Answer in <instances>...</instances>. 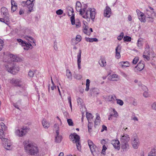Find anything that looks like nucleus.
Instances as JSON below:
<instances>
[{
    "instance_id": "nucleus-1",
    "label": "nucleus",
    "mask_w": 156,
    "mask_h": 156,
    "mask_svg": "<svg viewBox=\"0 0 156 156\" xmlns=\"http://www.w3.org/2000/svg\"><path fill=\"white\" fill-rule=\"evenodd\" d=\"M23 144L25 152L28 155L34 156L40 155L41 151L38 147L33 143L25 141Z\"/></svg>"
},
{
    "instance_id": "nucleus-2",
    "label": "nucleus",
    "mask_w": 156,
    "mask_h": 156,
    "mask_svg": "<svg viewBox=\"0 0 156 156\" xmlns=\"http://www.w3.org/2000/svg\"><path fill=\"white\" fill-rule=\"evenodd\" d=\"M96 10L94 9L88 8L87 5H84L83 7V14L81 15L83 18L86 19H90L94 21L95 19L96 14Z\"/></svg>"
},
{
    "instance_id": "nucleus-3",
    "label": "nucleus",
    "mask_w": 156,
    "mask_h": 156,
    "mask_svg": "<svg viewBox=\"0 0 156 156\" xmlns=\"http://www.w3.org/2000/svg\"><path fill=\"white\" fill-rule=\"evenodd\" d=\"M152 10L147 9L144 11L145 17L149 19L148 21L150 22H153L154 21V18L155 17V13L153 9Z\"/></svg>"
},
{
    "instance_id": "nucleus-4",
    "label": "nucleus",
    "mask_w": 156,
    "mask_h": 156,
    "mask_svg": "<svg viewBox=\"0 0 156 156\" xmlns=\"http://www.w3.org/2000/svg\"><path fill=\"white\" fill-rule=\"evenodd\" d=\"M28 128L27 127L23 126L20 129H18L16 130L15 133L16 135L19 137H22L26 134Z\"/></svg>"
},
{
    "instance_id": "nucleus-5",
    "label": "nucleus",
    "mask_w": 156,
    "mask_h": 156,
    "mask_svg": "<svg viewBox=\"0 0 156 156\" xmlns=\"http://www.w3.org/2000/svg\"><path fill=\"white\" fill-rule=\"evenodd\" d=\"M3 145L4 148L8 150H11L12 148V143L10 140L7 138H3L2 139Z\"/></svg>"
},
{
    "instance_id": "nucleus-6",
    "label": "nucleus",
    "mask_w": 156,
    "mask_h": 156,
    "mask_svg": "<svg viewBox=\"0 0 156 156\" xmlns=\"http://www.w3.org/2000/svg\"><path fill=\"white\" fill-rule=\"evenodd\" d=\"M88 143L92 154L94 155H97L99 154V151L96 150L97 149L96 146L94 144L93 142L91 140H88Z\"/></svg>"
},
{
    "instance_id": "nucleus-7",
    "label": "nucleus",
    "mask_w": 156,
    "mask_h": 156,
    "mask_svg": "<svg viewBox=\"0 0 156 156\" xmlns=\"http://www.w3.org/2000/svg\"><path fill=\"white\" fill-rule=\"evenodd\" d=\"M35 0H27L26 2H23V3H24L25 5L27 7L28 9V11L29 12H31L33 10V7L34 5L33 2Z\"/></svg>"
},
{
    "instance_id": "nucleus-8",
    "label": "nucleus",
    "mask_w": 156,
    "mask_h": 156,
    "mask_svg": "<svg viewBox=\"0 0 156 156\" xmlns=\"http://www.w3.org/2000/svg\"><path fill=\"white\" fill-rule=\"evenodd\" d=\"M139 144L140 142L138 136H136L133 137L132 141V144L133 148L137 149Z\"/></svg>"
},
{
    "instance_id": "nucleus-9",
    "label": "nucleus",
    "mask_w": 156,
    "mask_h": 156,
    "mask_svg": "<svg viewBox=\"0 0 156 156\" xmlns=\"http://www.w3.org/2000/svg\"><path fill=\"white\" fill-rule=\"evenodd\" d=\"M17 41L23 46L24 47V49L26 50L29 49L30 48L32 47V46L30 43H27L26 42L23 41L20 39H17Z\"/></svg>"
},
{
    "instance_id": "nucleus-10",
    "label": "nucleus",
    "mask_w": 156,
    "mask_h": 156,
    "mask_svg": "<svg viewBox=\"0 0 156 156\" xmlns=\"http://www.w3.org/2000/svg\"><path fill=\"white\" fill-rule=\"evenodd\" d=\"M0 125L1 129H0V138L2 140V139L3 138H5L4 137V131H7V127L5 126V124L3 122H1L0 123Z\"/></svg>"
},
{
    "instance_id": "nucleus-11",
    "label": "nucleus",
    "mask_w": 156,
    "mask_h": 156,
    "mask_svg": "<svg viewBox=\"0 0 156 156\" xmlns=\"http://www.w3.org/2000/svg\"><path fill=\"white\" fill-rule=\"evenodd\" d=\"M149 47L148 45H146V48L144 52V53L143 57L146 61H148L149 60L150 58V51L149 50Z\"/></svg>"
},
{
    "instance_id": "nucleus-12",
    "label": "nucleus",
    "mask_w": 156,
    "mask_h": 156,
    "mask_svg": "<svg viewBox=\"0 0 156 156\" xmlns=\"http://www.w3.org/2000/svg\"><path fill=\"white\" fill-rule=\"evenodd\" d=\"M1 12L4 16V19L7 20V22H9V16L8 9L5 7H2L1 9Z\"/></svg>"
},
{
    "instance_id": "nucleus-13",
    "label": "nucleus",
    "mask_w": 156,
    "mask_h": 156,
    "mask_svg": "<svg viewBox=\"0 0 156 156\" xmlns=\"http://www.w3.org/2000/svg\"><path fill=\"white\" fill-rule=\"evenodd\" d=\"M69 138L73 143L80 142V136L75 133L71 134Z\"/></svg>"
},
{
    "instance_id": "nucleus-14",
    "label": "nucleus",
    "mask_w": 156,
    "mask_h": 156,
    "mask_svg": "<svg viewBox=\"0 0 156 156\" xmlns=\"http://www.w3.org/2000/svg\"><path fill=\"white\" fill-rule=\"evenodd\" d=\"M69 11H68V14L69 16H72L70 18V20L72 24V25H74L75 23V20L74 19V15L73 14L74 12L73 9L72 8H69Z\"/></svg>"
},
{
    "instance_id": "nucleus-15",
    "label": "nucleus",
    "mask_w": 156,
    "mask_h": 156,
    "mask_svg": "<svg viewBox=\"0 0 156 156\" xmlns=\"http://www.w3.org/2000/svg\"><path fill=\"white\" fill-rule=\"evenodd\" d=\"M136 12L139 20L141 22L145 23L146 21V20L145 17L144 13H143L138 9L136 10Z\"/></svg>"
},
{
    "instance_id": "nucleus-16",
    "label": "nucleus",
    "mask_w": 156,
    "mask_h": 156,
    "mask_svg": "<svg viewBox=\"0 0 156 156\" xmlns=\"http://www.w3.org/2000/svg\"><path fill=\"white\" fill-rule=\"evenodd\" d=\"M112 111L110 112V115H108V120H112V117L115 118H117L119 116V114L114 108H111Z\"/></svg>"
},
{
    "instance_id": "nucleus-17",
    "label": "nucleus",
    "mask_w": 156,
    "mask_h": 156,
    "mask_svg": "<svg viewBox=\"0 0 156 156\" xmlns=\"http://www.w3.org/2000/svg\"><path fill=\"white\" fill-rule=\"evenodd\" d=\"M10 82L13 85L16 86L20 87L21 86V83L22 82V81L20 79H12L10 80Z\"/></svg>"
},
{
    "instance_id": "nucleus-18",
    "label": "nucleus",
    "mask_w": 156,
    "mask_h": 156,
    "mask_svg": "<svg viewBox=\"0 0 156 156\" xmlns=\"http://www.w3.org/2000/svg\"><path fill=\"white\" fill-rule=\"evenodd\" d=\"M111 144L115 149L119 150L120 148L119 141L117 140H113L111 141Z\"/></svg>"
},
{
    "instance_id": "nucleus-19",
    "label": "nucleus",
    "mask_w": 156,
    "mask_h": 156,
    "mask_svg": "<svg viewBox=\"0 0 156 156\" xmlns=\"http://www.w3.org/2000/svg\"><path fill=\"white\" fill-rule=\"evenodd\" d=\"M82 5L81 3L79 1H77L76 3V9L78 12H80L79 14L80 15H82L83 14V8H81Z\"/></svg>"
},
{
    "instance_id": "nucleus-20",
    "label": "nucleus",
    "mask_w": 156,
    "mask_h": 156,
    "mask_svg": "<svg viewBox=\"0 0 156 156\" xmlns=\"http://www.w3.org/2000/svg\"><path fill=\"white\" fill-rule=\"evenodd\" d=\"M141 88L144 91L143 93V95L144 97L145 98H148L150 96V94L148 92V89L147 87L145 86L141 85Z\"/></svg>"
},
{
    "instance_id": "nucleus-21",
    "label": "nucleus",
    "mask_w": 156,
    "mask_h": 156,
    "mask_svg": "<svg viewBox=\"0 0 156 156\" xmlns=\"http://www.w3.org/2000/svg\"><path fill=\"white\" fill-rule=\"evenodd\" d=\"M111 14V11L110 8L108 6L105 7L104 10V16L105 17L109 18Z\"/></svg>"
},
{
    "instance_id": "nucleus-22",
    "label": "nucleus",
    "mask_w": 156,
    "mask_h": 156,
    "mask_svg": "<svg viewBox=\"0 0 156 156\" xmlns=\"http://www.w3.org/2000/svg\"><path fill=\"white\" fill-rule=\"evenodd\" d=\"M144 67V64L141 61H140L138 63L137 66H136L135 69V71L136 72H138L142 70Z\"/></svg>"
},
{
    "instance_id": "nucleus-23",
    "label": "nucleus",
    "mask_w": 156,
    "mask_h": 156,
    "mask_svg": "<svg viewBox=\"0 0 156 156\" xmlns=\"http://www.w3.org/2000/svg\"><path fill=\"white\" fill-rule=\"evenodd\" d=\"M6 68L7 69V70L8 72L13 74H15V73L18 71V70L17 69V68L15 66H12L10 67H7L6 66Z\"/></svg>"
},
{
    "instance_id": "nucleus-24",
    "label": "nucleus",
    "mask_w": 156,
    "mask_h": 156,
    "mask_svg": "<svg viewBox=\"0 0 156 156\" xmlns=\"http://www.w3.org/2000/svg\"><path fill=\"white\" fill-rule=\"evenodd\" d=\"M121 149L122 151H126L129 148V146L128 143H121Z\"/></svg>"
},
{
    "instance_id": "nucleus-25",
    "label": "nucleus",
    "mask_w": 156,
    "mask_h": 156,
    "mask_svg": "<svg viewBox=\"0 0 156 156\" xmlns=\"http://www.w3.org/2000/svg\"><path fill=\"white\" fill-rule=\"evenodd\" d=\"M130 140L129 136L125 134L122 136L121 138V143H128Z\"/></svg>"
},
{
    "instance_id": "nucleus-26",
    "label": "nucleus",
    "mask_w": 156,
    "mask_h": 156,
    "mask_svg": "<svg viewBox=\"0 0 156 156\" xmlns=\"http://www.w3.org/2000/svg\"><path fill=\"white\" fill-rule=\"evenodd\" d=\"M81 51L80 50L79 53L77 55V62L79 69H81Z\"/></svg>"
},
{
    "instance_id": "nucleus-27",
    "label": "nucleus",
    "mask_w": 156,
    "mask_h": 156,
    "mask_svg": "<svg viewBox=\"0 0 156 156\" xmlns=\"http://www.w3.org/2000/svg\"><path fill=\"white\" fill-rule=\"evenodd\" d=\"M121 47L118 45L115 49V57L117 59H119L121 57L120 52L121 51Z\"/></svg>"
},
{
    "instance_id": "nucleus-28",
    "label": "nucleus",
    "mask_w": 156,
    "mask_h": 156,
    "mask_svg": "<svg viewBox=\"0 0 156 156\" xmlns=\"http://www.w3.org/2000/svg\"><path fill=\"white\" fill-rule=\"evenodd\" d=\"M108 79L109 80L113 81H117L119 79L118 75L116 74L111 75L109 76Z\"/></svg>"
},
{
    "instance_id": "nucleus-29",
    "label": "nucleus",
    "mask_w": 156,
    "mask_h": 156,
    "mask_svg": "<svg viewBox=\"0 0 156 156\" xmlns=\"http://www.w3.org/2000/svg\"><path fill=\"white\" fill-rule=\"evenodd\" d=\"M8 57L11 58V60L13 62H18L20 61V58L17 57L16 55H14L13 54H10L9 55Z\"/></svg>"
},
{
    "instance_id": "nucleus-30",
    "label": "nucleus",
    "mask_w": 156,
    "mask_h": 156,
    "mask_svg": "<svg viewBox=\"0 0 156 156\" xmlns=\"http://www.w3.org/2000/svg\"><path fill=\"white\" fill-rule=\"evenodd\" d=\"M99 63L101 67H105L106 65V62L104 58H101L99 60Z\"/></svg>"
},
{
    "instance_id": "nucleus-31",
    "label": "nucleus",
    "mask_w": 156,
    "mask_h": 156,
    "mask_svg": "<svg viewBox=\"0 0 156 156\" xmlns=\"http://www.w3.org/2000/svg\"><path fill=\"white\" fill-rule=\"evenodd\" d=\"M119 65L122 68H124L129 66V64L128 62H122L119 63Z\"/></svg>"
},
{
    "instance_id": "nucleus-32",
    "label": "nucleus",
    "mask_w": 156,
    "mask_h": 156,
    "mask_svg": "<svg viewBox=\"0 0 156 156\" xmlns=\"http://www.w3.org/2000/svg\"><path fill=\"white\" fill-rule=\"evenodd\" d=\"M108 101L113 102L116 100V97L114 95H109L107 98Z\"/></svg>"
},
{
    "instance_id": "nucleus-33",
    "label": "nucleus",
    "mask_w": 156,
    "mask_h": 156,
    "mask_svg": "<svg viewBox=\"0 0 156 156\" xmlns=\"http://www.w3.org/2000/svg\"><path fill=\"white\" fill-rule=\"evenodd\" d=\"M42 124L43 127L46 129H47L50 126L49 123L44 119L42 121Z\"/></svg>"
},
{
    "instance_id": "nucleus-34",
    "label": "nucleus",
    "mask_w": 156,
    "mask_h": 156,
    "mask_svg": "<svg viewBox=\"0 0 156 156\" xmlns=\"http://www.w3.org/2000/svg\"><path fill=\"white\" fill-rule=\"evenodd\" d=\"M83 33L87 35H90V32H89L88 30V27L87 26H86V25L84 24V25L83 26Z\"/></svg>"
},
{
    "instance_id": "nucleus-35",
    "label": "nucleus",
    "mask_w": 156,
    "mask_h": 156,
    "mask_svg": "<svg viewBox=\"0 0 156 156\" xmlns=\"http://www.w3.org/2000/svg\"><path fill=\"white\" fill-rule=\"evenodd\" d=\"M62 137L61 136L59 135V134L57 135V134H56V136L55 137V141L57 143H60L62 140Z\"/></svg>"
},
{
    "instance_id": "nucleus-36",
    "label": "nucleus",
    "mask_w": 156,
    "mask_h": 156,
    "mask_svg": "<svg viewBox=\"0 0 156 156\" xmlns=\"http://www.w3.org/2000/svg\"><path fill=\"white\" fill-rule=\"evenodd\" d=\"M85 39L87 41L89 42H97L98 41V40L96 38H90L87 37H85Z\"/></svg>"
},
{
    "instance_id": "nucleus-37",
    "label": "nucleus",
    "mask_w": 156,
    "mask_h": 156,
    "mask_svg": "<svg viewBox=\"0 0 156 156\" xmlns=\"http://www.w3.org/2000/svg\"><path fill=\"white\" fill-rule=\"evenodd\" d=\"M86 117L88 122H89L91 121V119H93V116L91 114L87 112L86 113Z\"/></svg>"
},
{
    "instance_id": "nucleus-38",
    "label": "nucleus",
    "mask_w": 156,
    "mask_h": 156,
    "mask_svg": "<svg viewBox=\"0 0 156 156\" xmlns=\"http://www.w3.org/2000/svg\"><path fill=\"white\" fill-rule=\"evenodd\" d=\"M66 75L69 80H71L72 79V75L69 70H66Z\"/></svg>"
},
{
    "instance_id": "nucleus-39",
    "label": "nucleus",
    "mask_w": 156,
    "mask_h": 156,
    "mask_svg": "<svg viewBox=\"0 0 156 156\" xmlns=\"http://www.w3.org/2000/svg\"><path fill=\"white\" fill-rule=\"evenodd\" d=\"M156 153L155 149H152L148 153V156H156Z\"/></svg>"
},
{
    "instance_id": "nucleus-40",
    "label": "nucleus",
    "mask_w": 156,
    "mask_h": 156,
    "mask_svg": "<svg viewBox=\"0 0 156 156\" xmlns=\"http://www.w3.org/2000/svg\"><path fill=\"white\" fill-rule=\"evenodd\" d=\"M54 127L56 130V134L57 135L59 134V127L58 124H54Z\"/></svg>"
},
{
    "instance_id": "nucleus-41",
    "label": "nucleus",
    "mask_w": 156,
    "mask_h": 156,
    "mask_svg": "<svg viewBox=\"0 0 156 156\" xmlns=\"http://www.w3.org/2000/svg\"><path fill=\"white\" fill-rule=\"evenodd\" d=\"M143 39L141 38L139 39L138 40L137 42V46L139 47H141L143 44Z\"/></svg>"
},
{
    "instance_id": "nucleus-42",
    "label": "nucleus",
    "mask_w": 156,
    "mask_h": 156,
    "mask_svg": "<svg viewBox=\"0 0 156 156\" xmlns=\"http://www.w3.org/2000/svg\"><path fill=\"white\" fill-rule=\"evenodd\" d=\"M89 123L88 126V131L90 133L91 131L92 127L93 125V122H90V121L88 122Z\"/></svg>"
},
{
    "instance_id": "nucleus-43",
    "label": "nucleus",
    "mask_w": 156,
    "mask_h": 156,
    "mask_svg": "<svg viewBox=\"0 0 156 156\" xmlns=\"http://www.w3.org/2000/svg\"><path fill=\"white\" fill-rule=\"evenodd\" d=\"M26 39L29 41L31 43H35L34 41V39L33 38L30 36H27L26 37Z\"/></svg>"
},
{
    "instance_id": "nucleus-44",
    "label": "nucleus",
    "mask_w": 156,
    "mask_h": 156,
    "mask_svg": "<svg viewBox=\"0 0 156 156\" xmlns=\"http://www.w3.org/2000/svg\"><path fill=\"white\" fill-rule=\"evenodd\" d=\"M116 100L117 101V104L121 106H122L123 105L124 102L122 100L116 98Z\"/></svg>"
},
{
    "instance_id": "nucleus-45",
    "label": "nucleus",
    "mask_w": 156,
    "mask_h": 156,
    "mask_svg": "<svg viewBox=\"0 0 156 156\" xmlns=\"http://www.w3.org/2000/svg\"><path fill=\"white\" fill-rule=\"evenodd\" d=\"M123 40L125 41H130L131 40V38L129 37L126 36L123 37Z\"/></svg>"
},
{
    "instance_id": "nucleus-46",
    "label": "nucleus",
    "mask_w": 156,
    "mask_h": 156,
    "mask_svg": "<svg viewBox=\"0 0 156 156\" xmlns=\"http://www.w3.org/2000/svg\"><path fill=\"white\" fill-rule=\"evenodd\" d=\"M139 61V58L137 57H135L133 60L132 63L134 64H136Z\"/></svg>"
},
{
    "instance_id": "nucleus-47",
    "label": "nucleus",
    "mask_w": 156,
    "mask_h": 156,
    "mask_svg": "<svg viewBox=\"0 0 156 156\" xmlns=\"http://www.w3.org/2000/svg\"><path fill=\"white\" fill-rule=\"evenodd\" d=\"M107 149V147H106V146L104 145L102 147V150L101 153L104 154H105V151Z\"/></svg>"
},
{
    "instance_id": "nucleus-48",
    "label": "nucleus",
    "mask_w": 156,
    "mask_h": 156,
    "mask_svg": "<svg viewBox=\"0 0 156 156\" xmlns=\"http://www.w3.org/2000/svg\"><path fill=\"white\" fill-rule=\"evenodd\" d=\"M76 146L78 150L80 151L81 150V147L80 142L76 143Z\"/></svg>"
},
{
    "instance_id": "nucleus-49",
    "label": "nucleus",
    "mask_w": 156,
    "mask_h": 156,
    "mask_svg": "<svg viewBox=\"0 0 156 156\" xmlns=\"http://www.w3.org/2000/svg\"><path fill=\"white\" fill-rule=\"evenodd\" d=\"M74 77L76 79L79 80L81 79L82 77V76L80 74L75 75Z\"/></svg>"
},
{
    "instance_id": "nucleus-50",
    "label": "nucleus",
    "mask_w": 156,
    "mask_h": 156,
    "mask_svg": "<svg viewBox=\"0 0 156 156\" xmlns=\"http://www.w3.org/2000/svg\"><path fill=\"white\" fill-rule=\"evenodd\" d=\"M68 102L69 104L70 107L71 109H72V105L71 103V98L70 96H68L67 98Z\"/></svg>"
},
{
    "instance_id": "nucleus-51",
    "label": "nucleus",
    "mask_w": 156,
    "mask_h": 156,
    "mask_svg": "<svg viewBox=\"0 0 156 156\" xmlns=\"http://www.w3.org/2000/svg\"><path fill=\"white\" fill-rule=\"evenodd\" d=\"M67 122L69 126H73V122L72 120L71 119H68Z\"/></svg>"
},
{
    "instance_id": "nucleus-52",
    "label": "nucleus",
    "mask_w": 156,
    "mask_h": 156,
    "mask_svg": "<svg viewBox=\"0 0 156 156\" xmlns=\"http://www.w3.org/2000/svg\"><path fill=\"white\" fill-rule=\"evenodd\" d=\"M96 90L97 89L95 88H92L90 89V92L91 93V94L92 95V94H93L94 93L95 91H96Z\"/></svg>"
},
{
    "instance_id": "nucleus-53",
    "label": "nucleus",
    "mask_w": 156,
    "mask_h": 156,
    "mask_svg": "<svg viewBox=\"0 0 156 156\" xmlns=\"http://www.w3.org/2000/svg\"><path fill=\"white\" fill-rule=\"evenodd\" d=\"M76 40L78 41V42H80L81 40V37L80 35H78L76 36Z\"/></svg>"
},
{
    "instance_id": "nucleus-54",
    "label": "nucleus",
    "mask_w": 156,
    "mask_h": 156,
    "mask_svg": "<svg viewBox=\"0 0 156 156\" xmlns=\"http://www.w3.org/2000/svg\"><path fill=\"white\" fill-rule=\"evenodd\" d=\"M124 34L123 32H122L121 33L120 35H119V36H118L117 37V39L119 40H121L122 39V38L123 37V36Z\"/></svg>"
},
{
    "instance_id": "nucleus-55",
    "label": "nucleus",
    "mask_w": 156,
    "mask_h": 156,
    "mask_svg": "<svg viewBox=\"0 0 156 156\" xmlns=\"http://www.w3.org/2000/svg\"><path fill=\"white\" fill-rule=\"evenodd\" d=\"M151 107L153 109L156 111V101L153 102L152 104Z\"/></svg>"
},
{
    "instance_id": "nucleus-56",
    "label": "nucleus",
    "mask_w": 156,
    "mask_h": 156,
    "mask_svg": "<svg viewBox=\"0 0 156 156\" xmlns=\"http://www.w3.org/2000/svg\"><path fill=\"white\" fill-rule=\"evenodd\" d=\"M0 21L3 22V23H5L6 24H8L9 23V22H7V20L6 19H4V18H0Z\"/></svg>"
},
{
    "instance_id": "nucleus-57",
    "label": "nucleus",
    "mask_w": 156,
    "mask_h": 156,
    "mask_svg": "<svg viewBox=\"0 0 156 156\" xmlns=\"http://www.w3.org/2000/svg\"><path fill=\"white\" fill-rule=\"evenodd\" d=\"M78 43V41H77L75 39H72V44L75 45L77 44Z\"/></svg>"
},
{
    "instance_id": "nucleus-58",
    "label": "nucleus",
    "mask_w": 156,
    "mask_h": 156,
    "mask_svg": "<svg viewBox=\"0 0 156 156\" xmlns=\"http://www.w3.org/2000/svg\"><path fill=\"white\" fill-rule=\"evenodd\" d=\"M77 102L78 105H81L82 103V100L80 98H79L77 99Z\"/></svg>"
},
{
    "instance_id": "nucleus-59",
    "label": "nucleus",
    "mask_w": 156,
    "mask_h": 156,
    "mask_svg": "<svg viewBox=\"0 0 156 156\" xmlns=\"http://www.w3.org/2000/svg\"><path fill=\"white\" fill-rule=\"evenodd\" d=\"M34 72L31 71H30L28 73V76L30 77H33L34 75Z\"/></svg>"
},
{
    "instance_id": "nucleus-60",
    "label": "nucleus",
    "mask_w": 156,
    "mask_h": 156,
    "mask_svg": "<svg viewBox=\"0 0 156 156\" xmlns=\"http://www.w3.org/2000/svg\"><path fill=\"white\" fill-rule=\"evenodd\" d=\"M63 11L60 9L57 10L56 12V13L57 14L60 15L63 13Z\"/></svg>"
},
{
    "instance_id": "nucleus-61",
    "label": "nucleus",
    "mask_w": 156,
    "mask_h": 156,
    "mask_svg": "<svg viewBox=\"0 0 156 156\" xmlns=\"http://www.w3.org/2000/svg\"><path fill=\"white\" fill-rule=\"evenodd\" d=\"M11 5L13 6H17V4L15 1L14 0H11Z\"/></svg>"
},
{
    "instance_id": "nucleus-62",
    "label": "nucleus",
    "mask_w": 156,
    "mask_h": 156,
    "mask_svg": "<svg viewBox=\"0 0 156 156\" xmlns=\"http://www.w3.org/2000/svg\"><path fill=\"white\" fill-rule=\"evenodd\" d=\"M100 120H99L98 121V120H95L94 122V126L95 127L99 125V124Z\"/></svg>"
},
{
    "instance_id": "nucleus-63",
    "label": "nucleus",
    "mask_w": 156,
    "mask_h": 156,
    "mask_svg": "<svg viewBox=\"0 0 156 156\" xmlns=\"http://www.w3.org/2000/svg\"><path fill=\"white\" fill-rule=\"evenodd\" d=\"M17 8V6H13L11 5V10L13 12L16 11Z\"/></svg>"
},
{
    "instance_id": "nucleus-64",
    "label": "nucleus",
    "mask_w": 156,
    "mask_h": 156,
    "mask_svg": "<svg viewBox=\"0 0 156 156\" xmlns=\"http://www.w3.org/2000/svg\"><path fill=\"white\" fill-rule=\"evenodd\" d=\"M75 24L76 25V27L77 28L81 26L80 23L79 22H76V23H75Z\"/></svg>"
}]
</instances>
